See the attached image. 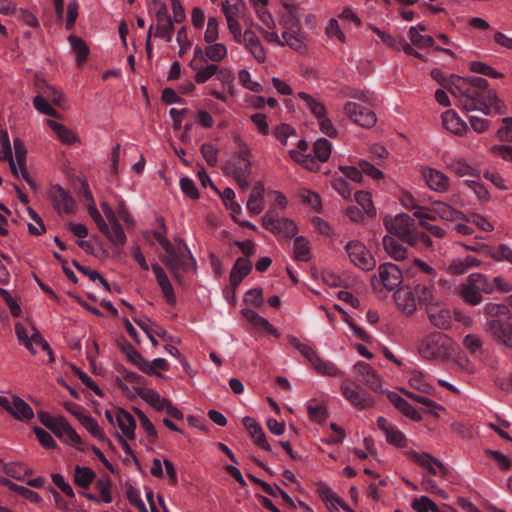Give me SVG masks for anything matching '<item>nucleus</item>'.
Returning <instances> with one entry per match:
<instances>
[{
  "label": "nucleus",
  "mask_w": 512,
  "mask_h": 512,
  "mask_svg": "<svg viewBox=\"0 0 512 512\" xmlns=\"http://www.w3.org/2000/svg\"><path fill=\"white\" fill-rule=\"evenodd\" d=\"M450 93L458 100L457 105L467 112L479 110L485 115L493 112L504 115L507 112L505 103L494 90L489 89L488 81L482 77L454 78Z\"/></svg>",
  "instance_id": "f257e3e1"
},
{
  "label": "nucleus",
  "mask_w": 512,
  "mask_h": 512,
  "mask_svg": "<svg viewBox=\"0 0 512 512\" xmlns=\"http://www.w3.org/2000/svg\"><path fill=\"white\" fill-rule=\"evenodd\" d=\"M158 222L160 223V229L154 231L153 235L166 253L160 257L161 261L176 277H180L182 273L195 270L196 260L187 250V247L184 245V249L180 247L176 249L165 237L166 226L163 218H159Z\"/></svg>",
  "instance_id": "f03ea898"
},
{
  "label": "nucleus",
  "mask_w": 512,
  "mask_h": 512,
  "mask_svg": "<svg viewBox=\"0 0 512 512\" xmlns=\"http://www.w3.org/2000/svg\"><path fill=\"white\" fill-rule=\"evenodd\" d=\"M283 8L285 11L280 15V25L284 29L282 38L290 48L301 50L304 46V36L299 27L298 8L287 2H283Z\"/></svg>",
  "instance_id": "7ed1b4c3"
},
{
  "label": "nucleus",
  "mask_w": 512,
  "mask_h": 512,
  "mask_svg": "<svg viewBox=\"0 0 512 512\" xmlns=\"http://www.w3.org/2000/svg\"><path fill=\"white\" fill-rule=\"evenodd\" d=\"M453 341L446 334L434 332L425 337L419 345V354L427 360H444L452 351Z\"/></svg>",
  "instance_id": "20e7f679"
},
{
  "label": "nucleus",
  "mask_w": 512,
  "mask_h": 512,
  "mask_svg": "<svg viewBox=\"0 0 512 512\" xmlns=\"http://www.w3.org/2000/svg\"><path fill=\"white\" fill-rule=\"evenodd\" d=\"M15 333L21 345H23L32 355L37 353V347L46 351L49 361H54V355L48 342L43 339L40 332L32 325L31 322H16Z\"/></svg>",
  "instance_id": "39448f33"
},
{
  "label": "nucleus",
  "mask_w": 512,
  "mask_h": 512,
  "mask_svg": "<svg viewBox=\"0 0 512 512\" xmlns=\"http://www.w3.org/2000/svg\"><path fill=\"white\" fill-rule=\"evenodd\" d=\"M287 338L288 342L311 363L318 374L327 376L338 375V368L333 363L323 360L310 345L301 342L297 337L292 335H288Z\"/></svg>",
  "instance_id": "423d86ee"
},
{
  "label": "nucleus",
  "mask_w": 512,
  "mask_h": 512,
  "mask_svg": "<svg viewBox=\"0 0 512 512\" xmlns=\"http://www.w3.org/2000/svg\"><path fill=\"white\" fill-rule=\"evenodd\" d=\"M384 225L390 234L397 236L408 244L410 240L414 239L412 237L416 231L415 222L408 214L402 213L394 217L386 216Z\"/></svg>",
  "instance_id": "0eeeda50"
},
{
  "label": "nucleus",
  "mask_w": 512,
  "mask_h": 512,
  "mask_svg": "<svg viewBox=\"0 0 512 512\" xmlns=\"http://www.w3.org/2000/svg\"><path fill=\"white\" fill-rule=\"evenodd\" d=\"M262 225L266 230L282 238H291L297 232L295 223L288 218H279L273 208L263 216Z\"/></svg>",
  "instance_id": "6e6552de"
},
{
  "label": "nucleus",
  "mask_w": 512,
  "mask_h": 512,
  "mask_svg": "<svg viewBox=\"0 0 512 512\" xmlns=\"http://www.w3.org/2000/svg\"><path fill=\"white\" fill-rule=\"evenodd\" d=\"M349 260L358 268L370 271L376 266V260L366 246L359 240H351L345 245Z\"/></svg>",
  "instance_id": "1a4fd4ad"
},
{
  "label": "nucleus",
  "mask_w": 512,
  "mask_h": 512,
  "mask_svg": "<svg viewBox=\"0 0 512 512\" xmlns=\"http://www.w3.org/2000/svg\"><path fill=\"white\" fill-rule=\"evenodd\" d=\"M14 151H15V158L11 155V158H7L9 160V166L12 171V173L19 177L21 176L23 179L27 181V183L33 188H36V185L32 178L29 176V172L26 167V154L27 150L23 144V142L16 138L14 139Z\"/></svg>",
  "instance_id": "9d476101"
},
{
  "label": "nucleus",
  "mask_w": 512,
  "mask_h": 512,
  "mask_svg": "<svg viewBox=\"0 0 512 512\" xmlns=\"http://www.w3.org/2000/svg\"><path fill=\"white\" fill-rule=\"evenodd\" d=\"M222 12L226 18L230 33L239 36V29L241 26L238 19L244 18L246 14V5L244 1L224 0L222 2Z\"/></svg>",
  "instance_id": "9b49d317"
},
{
  "label": "nucleus",
  "mask_w": 512,
  "mask_h": 512,
  "mask_svg": "<svg viewBox=\"0 0 512 512\" xmlns=\"http://www.w3.org/2000/svg\"><path fill=\"white\" fill-rule=\"evenodd\" d=\"M343 110L353 123L363 128H371L377 121V117L372 110L355 102L345 103Z\"/></svg>",
  "instance_id": "f8f14e48"
},
{
  "label": "nucleus",
  "mask_w": 512,
  "mask_h": 512,
  "mask_svg": "<svg viewBox=\"0 0 512 512\" xmlns=\"http://www.w3.org/2000/svg\"><path fill=\"white\" fill-rule=\"evenodd\" d=\"M342 396L359 410L369 409L374 406V398L360 386H351L343 383L340 387Z\"/></svg>",
  "instance_id": "ddd939ff"
},
{
  "label": "nucleus",
  "mask_w": 512,
  "mask_h": 512,
  "mask_svg": "<svg viewBox=\"0 0 512 512\" xmlns=\"http://www.w3.org/2000/svg\"><path fill=\"white\" fill-rule=\"evenodd\" d=\"M416 284L414 286V295L417 297L420 303H423L430 308L428 309L429 318L433 320L435 315L431 312L433 306L437 305V301L435 300V279L433 278H421L418 277L416 279Z\"/></svg>",
  "instance_id": "4468645a"
},
{
  "label": "nucleus",
  "mask_w": 512,
  "mask_h": 512,
  "mask_svg": "<svg viewBox=\"0 0 512 512\" xmlns=\"http://www.w3.org/2000/svg\"><path fill=\"white\" fill-rule=\"evenodd\" d=\"M0 406L19 421H28L34 417V412L29 404L15 395L12 397V400L5 396H0Z\"/></svg>",
  "instance_id": "2eb2a0df"
},
{
  "label": "nucleus",
  "mask_w": 512,
  "mask_h": 512,
  "mask_svg": "<svg viewBox=\"0 0 512 512\" xmlns=\"http://www.w3.org/2000/svg\"><path fill=\"white\" fill-rule=\"evenodd\" d=\"M409 459L417 463L420 467L427 470L429 474L434 476H446L448 474L447 467L428 453H419L414 450L407 452Z\"/></svg>",
  "instance_id": "dca6fc26"
},
{
  "label": "nucleus",
  "mask_w": 512,
  "mask_h": 512,
  "mask_svg": "<svg viewBox=\"0 0 512 512\" xmlns=\"http://www.w3.org/2000/svg\"><path fill=\"white\" fill-rule=\"evenodd\" d=\"M227 174H231L243 190L249 187L248 176L251 174L250 160L232 159L224 166Z\"/></svg>",
  "instance_id": "f3484780"
},
{
  "label": "nucleus",
  "mask_w": 512,
  "mask_h": 512,
  "mask_svg": "<svg viewBox=\"0 0 512 512\" xmlns=\"http://www.w3.org/2000/svg\"><path fill=\"white\" fill-rule=\"evenodd\" d=\"M379 283L387 290H394L402 283L403 273L393 263H383L378 267Z\"/></svg>",
  "instance_id": "a211bd4d"
},
{
  "label": "nucleus",
  "mask_w": 512,
  "mask_h": 512,
  "mask_svg": "<svg viewBox=\"0 0 512 512\" xmlns=\"http://www.w3.org/2000/svg\"><path fill=\"white\" fill-rule=\"evenodd\" d=\"M52 432L62 442L69 444L78 450H83L80 447V445L82 444L80 436L77 434V432L73 429V427L68 423V421L64 417H60V420L52 429Z\"/></svg>",
  "instance_id": "6ab92c4d"
},
{
  "label": "nucleus",
  "mask_w": 512,
  "mask_h": 512,
  "mask_svg": "<svg viewBox=\"0 0 512 512\" xmlns=\"http://www.w3.org/2000/svg\"><path fill=\"white\" fill-rule=\"evenodd\" d=\"M354 368L361 375V381L371 390L375 392L382 390V378L370 364L359 361L355 364Z\"/></svg>",
  "instance_id": "aec40b11"
},
{
  "label": "nucleus",
  "mask_w": 512,
  "mask_h": 512,
  "mask_svg": "<svg viewBox=\"0 0 512 512\" xmlns=\"http://www.w3.org/2000/svg\"><path fill=\"white\" fill-rule=\"evenodd\" d=\"M377 426L385 435L386 441L394 446L403 447L406 444L405 435L383 416L377 418Z\"/></svg>",
  "instance_id": "412c9836"
},
{
  "label": "nucleus",
  "mask_w": 512,
  "mask_h": 512,
  "mask_svg": "<svg viewBox=\"0 0 512 512\" xmlns=\"http://www.w3.org/2000/svg\"><path fill=\"white\" fill-rule=\"evenodd\" d=\"M486 330L507 347H512V322H486Z\"/></svg>",
  "instance_id": "4be33fe9"
},
{
  "label": "nucleus",
  "mask_w": 512,
  "mask_h": 512,
  "mask_svg": "<svg viewBox=\"0 0 512 512\" xmlns=\"http://www.w3.org/2000/svg\"><path fill=\"white\" fill-rule=\"evenodd\" d=\"M51 200L55 208L60 212L61 210L67 214L72 213L75 207V201L69 192L64 190L61 186L55 185L50 192Z\"/></svg>",
  "instance_id": "5701e85b"
},
{
  "label": "nucleus",
  "mask_w": 512,
  "mask_h": 512,
  "mask_svg": "<svg viewBox=\"0 0 512 512\" xmlns=\"http://www.w3.org/2000/svg\"><path fill=\"white\" fill-rule=\"evenodd\" d=\"M116 426L120 429L122 435L129 440L135 438L136 421L131 413L123 408L115 409Z\"/></svg>",
  "instance_id": "b1692460"
},
{
  "label": "nucleus",
  "mask_w": 512,
  "mask_h": 512,
  "mask_svg": "<svg viewBox=\"0 0 512 512\" xmlns=\"http://www.w3.org/2000/svg\"><path fill=\"white\" fill-rule=\"evenodd\" d=\"M242 422L251 438H253L255 445L266 451H271V446L260 424L249 416L244 417Z\"/></svg>",
  "instance_id": "393cba45"
},
{
  "label": "nucleus",
  "mask_w": 512,
  "mask_h": 512,
  "mask_svg": "<svg viewBox=\"0 0 512 512\" xmlns=\"http://www.w3.org/2000/svg\"><path fill=\"white\" fill-rule=\"evenodd\" d=\"M424 178L426 180L427 185L433 191L444 193L448 191L450 187L449 178L441 171L428 168L423 172Z\"/></svg>",
  "instance_id": "a878e982"
},
{
  "label": "nucleus",
  "mask_w": 512,
  "mask_h": 512,
  "mask_svg": "<svg viewBox=\"0 0 512 512\" xmlns=\"http://www.w3.org/2000/svg\"><path fill=\"white\" fill-rule=\"evenodd\" d=\"M337 296L339 300L343 302V305L335 304L334 307L342 313L343 320H351L354 317H360L351 311L356 310L359 306V300L355 298L351 292L339 290Z\"/></svg>",
  "instance_id": "bb28decb"
},
{
  "label": "nucleus",
  "mask_w": 512,
  "mask_h": 512,
  "mask_svg": "<svg viewBox=\"0 0 512 512\" xmlns=\"http://www.w3.org/2000/svg\"><path fill=\"white\" fill-rule=\"evenodd\" d=\"M442 124L446 130L456 135H463L468 130L466 122L452 109L442 114Z\"/></svg>",
  "instance_id": "cd10ccee"
},
{
  "label": "nucleus",
  "mask_w": 512,
  "mask_h": 512,
  "mask_svg": "<svg viewBox=\"0 0 512 512\" xmlns=\"http://www.w3.org/2000/svg\"><path fill=\"white\" fill-rule=\"evenodd\" d=\"M264 192V184L260 181L257 182L247 200V209L252 215H258L263 211L265 205Z\"/></svg>",
  "instance_id": "c85d7f7f"
},
{
  "label": "nucleus",
  "mask_w": 512,
  "mask_h": 512,
  "mask_svg": "<svg viewBox=\"0 0 512 512\" xmlns=\"http://www.w3.org/2000/svg\"><path fill=\"white\" fill-rule=\"evenodd\" d=\"M387 397L394 407L406 417L413 421H420L422 419L420 413L398 393L389 392Z\"/></svg>",
  "instance_id": "c756f323"
},
{
  "label": "nucleus",
  "mask_w": 512,
  "mask_h": 512,
  "mask_svg": "<svg viewBox=\"0 0 512 512\" xmlns=\"http://www.w3.org/2000/svg\"><path fill=\"white\" fill-rule=\"evenodd\" d=\"M457 293L459 297L467 304L476 306L480 304L483 300L482 293L478 289H476L475 284L470 282V279L467 277L466 281L461 283L457 289Z\"/></svg>",
  "instance_id": "7c9ffc66"
},
{
  "label": "nucleus",
  "mask_w": 512,
  "mask_h": 512,
  "mask_svg": "<svg viewBox=\"0 0 512 512\" xmlns=\"http://www.w3.org/2000/svg\"><path fill=\"white\" fill-rule=\"evenodd\" d=\"M252 270V263L246 258H238L230 272V284L237 287Z\"/></svg>",
  "instance_id": "2f4dec72"
},
{
  "label": "nucleus",
  "mask_w": 512,
  "mask_h": 512,
  "mask_svg": "<svg viewBox=\"0 0 512 512\" xmlns=\"http://www.w3.org/2000/svg\"><path fill=\"white\" fill-rule=\"evenodd\" d=\"M407 277L436 278V270L421 259L415 258L413 267L406 270Z\"/></svg>",
  "instance_id": "473e14b6"
},
{
  "label": "nucleus",
  "mask_w": 512,
  "mask_h": 512,
  "mask_svg": "<svg viewBox=\"0 0 512 512\" xmlns=\"http://www.w3.org/2000/svg\"><path fill=\"white\" fill-rule=\"evenodd\" d=\"M46 124L53 130V132L57 135V138L63 144L71 145L78 141L76 134L66 126L53 120H46Z\"/></svg>",
  "instance_id": "72a5a7b5"
},
{
  "label": "nucleus",
  "mask_w": 512,
  "mask_h": 512,
  "mask_svg": "<svg viewBox=\"0 0 512 512\" xmlns=\"http://www.w3.org/2000/svg\"><path fill=\"white\" fill-rule=\"evenodd\" d=\"M383 246L387 254L395 260L400 261L406 258V248L392 236L383 237Z\"/></svg>",
  "instance_id": "f704fd0d"
},
{
  "label": "nucleus",
  "mask_w": 512,
  "mask_h": 512,
  "mask_svg": "<svg viewBox=\"0 0 512 512\" xmlns=\"http://www.w3.org/2000/svg\"><path fill=\"white\" fill-rule=\"evenodd\" d=\"M190 68L195 72L194 80L198 84L205 83L218 72V65L214 63H200Z\"/></svg>",
  "instance_id": "c9c22d12"
},
{
  "label": "nucleus",
  "mask_w": 512,
  "mask_h": 512,
  "mask_svg": "<svg viewBox=\"0 0 512 512\" xmlns=\"http://www.w3.org/2000/svg\"><path fill=\"white\" fill-rule=\"evenodd\" d=\"M140 328L143 330V332L146 334V336L150 339L153 345H157V337L161 338L163 340H167L169 338L168 332L158 326L156 322H136Z\"/></svg>",
  "instance_id": "e433bc0d"
},
{
  "label": "nucleus",
  "mask_w": 512,
  "mask_h": 512,
  "mask_svg": "<svg viewBox=\"0 0 512 512\" xmlns=\"http://www.w3.org/2000/svg\"><path fill=\"white\" fill-rule=\"evenodd\" d=\"M395 301L399 309L410 314L416 309L415 295L408 290H398L394 294Z\"/></svg>",
  "instance_id": "4c0bfd02"
},
{
  "label": "nucleus",
  "mask_w": 512,
  "mask_h": 512,
  "mask_svg": "<svg viewBox=\"0 0 512 512\" xmlns=\"http://www.w3.org/2000/svg\"><path fill=\"white\" fill-rule=\"evenodd\" d=\"M447 168L460 177L476 176L477 170L470 166L463 158H452L446 163Z\"/></svg>",
  "instance_id": "58836bf2"
},
{
  "label": "nucleus",
  "mask_w": 512,
  "mask_h": 512,
  "mask_svg": "<svg viewBox=\"0 0 512 512\" xmlns=\"http://www.w3.org/2000/svg\"><path fill=\"white\" fill-rule=\"evenodd\" d=\"M68 41L76 54V62L78 66H82L89 55V48L85 41L76 35H70Z\"/></svg>",
  "instance_id": "ea45409f"
},
{
  "label": "nucleus",
  "mask_w": 512,
  "mask_h": 512,
  "mask_svg": "<svg viewBox=\"0 0 512 512\" xmlns=\"http://www.w3.org/2000/svg\"><path fill=\"white\" fill-rule=\"evenodd\" d=\"M3 471L8 476L19 480L26 481V477L32 474V470L23 463L10 462L3 464Z\"/></svg>",
  "instance_id": "a19ab883"
},
{
  "label": "nucleus",
  "mask_w": 512,
  "mask_h": 512,
  "mask_svg": "<svg viewBox=\"0 0 512 512\" xmlns=\"http://www.w3.org/2000/svg\"><path fill=\"white\" fill-rule=\"evenodd\" d=\"M139 396L157 411H163L166 403L169 401L166 398H162L154 389H143L139 392Z\"/></svg>",
  "instance_id": "79ce46f5"
},
{
  "label": "nucleus",
  "mask_w": 512,
  "mask_h": 512,
  "mask_svg": "<svg viewBox=\"0 0 512 512\" xmlns=\"http://www.w3.org/2000/svg\"><path fill=\"white\" fill-rule=\"evenodd\" d=\"M298 97L305 102L307 108L318 121L326 116V108L323 103L305 92H299Z\"/></svg>",
  "instance_id": "37998d69"
},
{
  "label": "nucleus",
  "mask_w": 512,
  "mask_h": 512,
  "mask_svg": "<svg viewBox=\"0 0 512 512\" xmlns=\"http://www.w3.org/2000/svg\"><path fill=\"white\" fill-rule=\"evenodd\" d=\"M307 412L309 419L316 423L324 422L328 416L326 406L318 403L315 399L308 401Z\"/></svg>",
  "instance_id": "c03bdc74"
},
{
  "label": "nucleus",
  "mask_w": 512,
  "mask_h": 512,
  "mask_svg": "<svg viewBox=\"0 0 512 512\" xmlns=\"http://www.w3.org/2000/svg\"><path fill=\"white\" fill-rule=\"evenodd\" d=\"M95 472L89 467L76 466L74 470V483L81 488H88L95 479Z\"/></svg>",
  "instance_id": "a18cd8bd"
},
{
  "label": "nucleus",
  "mask_w": 512,
  "mask_h": 512,
  "mask_svg": "<svg viewBox=\"0 0 512 512\" xmlns=\"http://www.w3.org/2000/svg\"><path fill=\"white\" fill-rule=\"evenodd\" d=\"M433 211L437 216L446 221L457 220L463 215L461 212L443 202H435L433 204Z\"/></svg>",
  "instance_id": "49530a36"
},
{
  "label": "nucleus",
  "mask_w": 512,
  "mask_h": 512,
  "mask_svg": "<svg viewBox=\"0 0 512 512\" xmlns=\"http://www.w3.org/2000/svg\"><path fill=\"white\" fill-rule=\"evenodd\" d=\"M79 422L85 427V429L96 439L100 441H108L105 434L100 429L97 421L90 415H80Z\"/></svg>",
  "instance_id": "de8ad7c7"
},
{
  "label": "nucleus",
  "mask_w": 512,
  "mask_h": 512,
  "mask_svg": "<svg viewBox=\"0 0 512 512\" xmlns=\"http://www.w3.org/2000/svg\"><path fill=\"white\" fill-rule=\"evenodd\" d=\"M354 197L356 202L368 217H374L376 215V209L372 203V197L369 192L358 191L355 192Z\"/></svg>",
  "instance_id": "09e8293b"
},
{
  "label": "nucleus",
  "mask_w": 512,
  "mask_h": 512,
  "mask_svg": "<svg viewBox=\"0 0 512 512\" xmlns=\"http://www.w3.org/2000/svg\"><path fill=\"white\" fill-rule=\"evenodd\" d=\"M316 491H317V494L319 495V497L325 502L328 509L337 510V508L335 506V502L338 501L339 496H337L332 491L330 486H328L326 483L320 482L317 485Z\"/></svg>",
  "instance_id": "8fccbe9b"
},
{
  "label": "nucleus",
  "mask_w": 512,
  "mask_h": 512,
  "mask_svg": "<svg viewBox=\"0 0 512 512\" xmlns=\"http://www.w3.org/2000/svg\"><path fill=\"white\" fill-rule=\"evenodd\" d=\"M210 45L206 47V57L207 61L210 60L214 64L217 62H221L227 57L228 51L224 44L222 43H209Z\"/></svg>",
  "instance_id": "3c124183"
},
{
  "label": "nucleus",
  "mask_w": 512,
  "mask_h": 512,
  "mask_svg": "<svg viewBox=\"0 0 512 512\" xmlns=\"http://www.w3.org/2000/svg\"><path fill=\"white\" fill-rule=\"evenodd\" d=\"M331 150H332L331 142L328 141L327 139L320 138L314 143V147H313L314 157L313 158H316L320 162H325L329 159V157L331 155Z\"/></svg>",
  "instance_id": "603ef678"
},
{
  "label": "nucleus",
  "mask_w": 512,
  "mask_h": 512,
  "mask_svg": "<svg viewBox=\"0 0 512 512\" xmlns=\"http://www.w3.org/2000/svg\"><path fill=\"white\" fill-rule=\"evenodd\" d=\"M470 282L475 284L480 293L491 294L494 291V284L482 273H472L468 276Z\"/></svg>",
  "instance_id": "864d4df0"
},
{
  "label": "nucleus",
  "mask_w": 512,
  "mask_h": 512,
  "mask_svg": "<svg viewBox=\"0 0 512 512\" xmlns=\"http://www.w3.org/2000/svg\"><path fill=\"white\" fill-rule=\"evenodd\" d=\"M156 17V24H155V30L156 29H174L173 25V19L169 16L168 10L165 4L159 3L158 10L155 14Z\"/></svg>",
  "instance_id": "5fc2aeb1"
},
{
  "label": "nucleus",
  "mask_w": 512,
  "mask_h": 512,
  "mask_svg": "<svg viewBox=\"0 0 512 512\" xmlns=\"http://www.w3.org/2000/svg\"><path fill=\"white\" fill-rule=\"evenodd\" d=\"M408 36L411 43L420 48L432 47L434 44V39L431 36L420 34L414 26L410 27Z\"/></svg>",
  "instance_id": "6e6d98bb"
},
{
  "label": "nucleus",
  "mask_w": 512,
  "mask_h": 512,
  "mask_svg": "<svg viewBox=\"0 0 512 512\" xmlns=\"http://www.w3.org/2000/svg\"><path fill=\"white\" fill-rule=\"evenodd\" d=\"M485 314L489 317L509 319V308L503 303H488L484 307Z\"/></svg>",
  "instance_id": "4d7b16f0"
},
{
  "label": "nucleus",
  "mask_w": 512,
  "mask_h": 512,
  "mask_svg": "<svg viewBox=\"0 0 512 512\" xmlns=\"http://www.w3.org/2000/svg\"><path fill=\"white\" fill-rule=\"evenodd\" d=\"M232 35L234 41L243 44L248 51L260 42L257 35L250 29H247L242 33L240 28L239 36H237L236 34Z\"/></svg>",
  "instance_id": "13d9d810"
},
{
  "label": "nucleus",
  "mask_w": 512,
  "mask_h": 512,
  "mask_svg": "<svg viewBox=\"0 0 512 512\" xmlns=\"http://www.w3.org/2000/svg\"><path fill=\"white\" fill-rule=\"evenodd\" d=\"M294 257L299 261H308L310 259V248L308 241L304 237H296L294 240Z\"/></svg>",
  "instance_id": "bf43d9fd"
},
{
  "label": "nucleus",
  "mask_w": 512,
  "mask_h": 512,
  "mask_svg": "<svg viewBox=\"0 0 512 512\" xmlns=\"http://www.w3.org/2000/svg\"><path fill=\"white\" fill-rule=\"evenodd\" d=\"M33 105L34 108L41 114L55 118L60 117V114L49 104L48 100L42 95H37L33 99Z\"/></svg>",
  "instance_id": "052dcab7"
},
{
  "label": "nucleus",
  "mask_w": 512,
  "mask_h": 512,
  "mask_svg": "<svg viewBox=\"0 0 512 512\" xmlns=\"http://www.w3.org/2000/svg\"><path fill=\"white\" fill-rule=\"evenodd\" d=\"M238 81L244 88L252 92L260 93L263 91L262 85L257 81H253L250 72L246 69L239 71Z\"/></svg>",
  "instance_id": "680f3d73"
},
{
  "label": "nucleus",
  "mask_w": 512,
  "mask_h": 512,
  "mask_svg": "<svg viewBox=\"0 0 512 512\" xmlns=\"http://www.w3.org/2000/svg\"><path fill=\"white\" fill-rule=\"evenodd\" d=\"M411 506L416 512H439L438 506L427 496L415 498Z\"/></svg>",
  "instance_id": "e2e57ef3"
},
{
  "label": "nucleus",
  "mask_w": 512,
  "mask_h": 512,
  "mask_svg": "<svg viewBox=\"0 0 512 512\" xmlns=\"http://www.w3.org/2000/svg\"><path fill=\"white\" fill-rule=\"evenodd\" d=\"M135 412L139 418L140 426L143 428V430L149 437L150 442H155V440L157 439V431L153 423L147 417V415L140 409H135Z\"/></svg>",
  "instance_id": "0e129e2a"
},
{
  "label": "nucleus",
  "mask_w": 512,
  "mask_h": 512,
  "mask_svg": "<svg viewBox=\"0 0 512 512\" xmlns=\"http://www.w3.org/2000/svg\"><path fill=\"white\" fill-rule=\"evenodd\" d=\"M105 236L115 246H123L126 243V235L120 224L109 227Z\"/></svg>",
  "instance_id": "69168bd1"
},
{
  "label": "nucleus",
  "mask_w": 512,
  "mask_h": 512,
  "mask_svg": "<svg viewBox=\"0 0 512 512\" xmlns=\"http://www.w3.org/2000/svg\"><path fill=\"white\" fill-rule=\"evenodd\" d=\"M470 69L474 73L482 74L485 76H489L491 78H501L503 75L493 69L492 67L488 66L487 64L479 61L472 62L470 64Z\"/></svg>",
  "instance_id": "338daca9"
},
{
  "label": "nucleus",
  "mask_w": 512,
  "mask_h": 512,
  "mask_svg": "<svg viewBox=\"0 0 512 512\" xmlns=\"http://www.w3.org/2000/svg\"><path fill=\"white\" fill-rule=\"evenodd\" d=\"M126 496L129 502L135 506L139 512H148L145 503L143 502L139 491L133 486H129L126 489Z\"/></svg>",
  "instance_id": "774afa93"
}]
</instances>
